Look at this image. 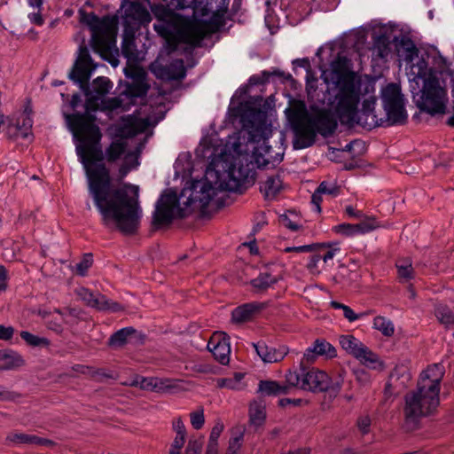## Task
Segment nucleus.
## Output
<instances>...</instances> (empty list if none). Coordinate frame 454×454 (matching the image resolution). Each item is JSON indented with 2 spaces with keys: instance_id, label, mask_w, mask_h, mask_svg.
I'll return each instance as SVG.
<instances>
[{
  "instance_id": "13",
  "label": "nucleus",
  "mask_w": 454,
  "mask_h": 454,
  "mask_svg": "<svg viewBox=\"0 0 454 454\" xmlns=\"http://www.w3.org/2000/svg\"><path fill=\"white\" fill-rule=\"evenodd\" d=\"M358 103L359 101L356 103L355 114L352 116V120L349 122L342 121L341 119L338 116L341 124L348 126H354V124H358L369 129L377 126L387 127V121H385V117L379 118L374 112L376 98L370 97L369 98L364 99L362 104V108L360 111L357 110Z\"/></svg>"
},
{
  "instance_id": "47",
  "label": "nucleus",
  "mask_w": 454,
  "mask_h": 454,
  "mask_svg": "<svg viewBox=\"0 0 454 454\" xmlns=\"http://www.w3.org/2000/svg\"><path fill=\"white\" fill-rule=\"evenodd\" d=\"M20 127L23 129L21 138H27L31 135L30 130L33 126V120L30 114H22L20 118Z\"/></svg>"
},
{
  "instance_id": "54",
  "label": "nucleus",
  "mask_w": 454,
  "mask_h": 454,
  "mask_svg": "<svg viewBox=\"0 0 454 454\" xmlns=\"http://www.w3.org/2000/svg\"><path fill=\"white\" fill-rule=\"evenodd\" d=\"M22 131L20 119H18L16 123H9L6 128V135L10 139L21 137Z\"/></svg>"
},
{
  "instance_id": "1",
  "label": "nucleus",
  "mask_w": 454,
  "mask_h": 454,
  "mask_svg": "<svg viewBox=\"0 0 454 454\" xmlns=\"http://www.w3.org/2000/svg\"><path fill=\"white\" fill-rule=\"evenodd\" d=\"M67 118L74 137L80 142L76 153L85 169L89 192L101 215L102 223L125 235L136 233L142 214L138 204L139 188L128 183L114 187L110 170L103 162L106 160L114 163L121 159L127 143L114 140L103 152L101 131L90 115L73 114Z\"/></svg>"
},
{
  "instance_id": "11",
  "label": "nucleus",
  "mask_w": 454,
  "mask_h": 454,
  "mask_svg": "<svg viewBox=\"0 0 454 454\" xmlns=\"http://www.w3.org/2000/svg\"><path fill=\"white\" fill-rule=\"evenodd\" d=\"M208 2V7H212L209 12L212 16L208 20H194L198 29L196 30L198 45L207 35L216 33L225 24L224 16L227 12L230 0H205Z\"/></svg>"
},
{
  "instance_id": "6",
  "label": "nucleus",
  "mask_w": 454,
  "mask_h": 454,
  "mask_svg": "<svg viewBox=\"0 0 454 454\" xmlns=\"http://www.w3.org/2000/svg\"><path fill=\"white\" fill-rule=\"evenodd\" d=\"M163 5H155L152 7V11L157 18V22L153 24L154 30L164 38L168 43L169 51L176 50L180 43L197 47V35L194 20L184 17L175 13Z\"/></svg>"
},
{
  "instance_id": "4",
  "label": "nucleus",
  "mask_w": 454,
  "mask_h": 454,
  "mask_svg": "<svg viewBox=\"0 0 454 454\" xmlns=\"http://www.w3.org/2000/svg\"><path fill=\"white\" fill-rule=\"evenodd\" d=\"M443 375L442 366L434 364L421 372L415 390L404 396L403 409L406 425L414 428L422 417L429 416L440 403V382Z\"/></svg>"
},
{
  "instance_id": "49",
  "label": "nucleus",
  "mask_w": 454,
  "mask_h": 454,
  "mask_svg": "<svg viewBox=\"0 0 454 454\" xmlns=\"http://www.w3.org/2000/svg\"><path fill=\"white\" fill-rule=\"evenodd\" d=\"M93 263V258L91 254H84L82 260L76 264V273L80 276H84L87 273L89 268L91 267Z\"/></svg>"
},
{
  "instance_id": "29",
  "label": "nucleus",
  "mask_w": 454,
  "mask_h": 454,
  "mask_svg": "<svg viewBox=\"0 0 454 454\" xmlns=\"http://www.w3.org/2000/svg\"><path fill=\"white\" fill-rule=\"evenodd\" d=\"M245 427L238 426L231 430V437L225 454H238L243 442Z\"/></svg>"
},
{
  "instance_id": "33",
  "label": "nucleus",
  "mask_w": 454,
  "mask_h": 454,
  "mask_svg": "<svg viewBox=\"0 0 454 454\" xmlns=\"http://www.w3.org/2000/svg\"><path fill=\"white\" fill-rule=\"evenodd\" d=\"M341 348L354 357L359 352L360 348L364 344L352 335H342L340 337Z\"/></svg>"
},
{
  "instance_id": "42",
  "label": "nucleus",
  "mask_w": 454,
  "mask_h": 454,
  "mask_svg": "<svg viewBox=\"0 0 454 454\" xmlns=\"http://www.w3.org/2000/svg\"><path fill=\"white\" fill-rule=\"evenodd\" d=\"M36 435L24 433H12L7 436V440L13 443L35 444Z\"/></svg>"
},
{
  "instance_id": "21",
  "label": "nucleus",
  "mask_w": 454,
  "mask_h": 454,
  "mask_svg": "<svg viewBox=\"0 0 454 454\" xmlns=\"http://www.w3.org/2000/svg\"><path fill=\"white\" fill-rule=\"evenodd\" d=\"M137 333V331L131 326L120 329L110 336L107 344L112 348H121L135 337Z\"/></svg>"
},
{
  "instance_id": "10",
  "label": "nucleus",
  "mask_w": 454,
  "mask_h": 454,
  "mask_svg": "<svg viewBox=\"0 0 454 454\" xmlns=\"http://www.w3.org/2000/svg\"><path fill=\"white\" fill-rule=\"evenodd\" d=\"M381 99L387 126L404 124L407 121V114L400 85L394 82L386 85L381 90Z\"/></svg>"
},
{
  "instance_id": "56",
  "label": "nucleus",
  "mask_w": 454,
  "mask_h": 454,
  "mask_svg": "<svg viewBox=\"0 0 454 454\" xmlns=\"http://www.w3.org/2000/svg\"><path fill=\"white\" fill-rule=\"evenodd\" d=\"M125 74L127 77H130L133 79V82L136 81H145V71L137 67H131L129 68L125 69Z\"/></svg>"
},
{
  "instance_id": "35",
  "label": "nucleus",
  "mask_w": 454,
  "mask_h": 454,
  "mask_svg": "<svg viewBox=\"0 0 454 454\" xmlns=\"http://www.w3.org/2000/svg\"><path fill=\"white\" fill-rule=\"evenodd\" d=\"M149 86L145 81H136L127 85L124 95L127 98H141L146 95Z\"/></svg>"
},
{
  "instance_id": "34",
  "label": "nucleus",
  "mask_w": 454,
  "mask_h": 454,
  "mask_svg": "<svg viewBox=\"0 0 454 454\" xmlns=\"http://www.w3.org/2000/svg\"><path fill=\"white\" fill-rule=\"evenodd\" d=\"M277 282V278L268 272H262L251 280V286L258 292L267 290Z\"/></svg>"
},
{
  "instance_id": "61",
  "label": "nucleus",
  "mask_w": 454,
  "mask_h": 454,
  "mask_svg": "<svg viewBox=\"0 0 454 454\" xmlns=\"http://www.w3.org/2000/svg\"><path fill=\"white\" fill-rule=\"evenodd\" d=\"M135 44L132 39L125 38L121 47L122 55L128 59L134 57Z\"/></svg>"
},
{
  "instance_id": "24",
  "label": "nucleus",
  "mask_w": 454,
  "mask_h": 454,
  "mask_svg": "<svg viewBox=\"0 0 454 454\" xmlns=\"http://www.w3.org/2000/svg\"><path fill=\"white\" fill-rule=\"evenodd\" d=\"M411 73L415 78L423 80V82L427 78L437 77L435 71L428 67V63L424 58L418 59L417 63L411 65Z\"/></svg>"
},
{
  "instance_id": "44",
  "label": "nucleus",
  "mask_w": 454,
  "mask_h": 454,
  "mask_svg": "<svg viewBox=\"0 0 454 454\" xmlns=\"http://www.w3.org/2000/svg\"><path fill=\"white\" fill-rule=\"evenodd\" d=\"M402 46L405 51L404 59L407 62H411L415 57H418L419 50L411 40H403Z\"/></svg>"
},
{
  "instance_id": "59",
  "label": "nucleus",
  "mask_w": 454,
  "mask_h": 454,
  "mask_svg": "<svg viewBox=\"0 0 454 454\" xmlns=\"http://www.w3.org/2000/svg\"><path fill=\"white\" fill-rule=\"evenodd\" d=\"M190 417H191V424L193 427V428L198 430L203 427V425L205 423L203 410L192 412L190 414Z\"/></svg>"
},
{
  "instance_id": "17",
  "label": "nucleus",
  "mask_w": 454,
  "mask_h": 454,
  "mask_svg": "<svg viewBox=\"0 0 454 454\" xmlns=\"http://www.w3.org/2000/svg\"><path fill=\"white\" fill-rule=\"evenodd\" d=\"M255 352L265 363H277L284 359L288 353V348L286 346L275 348L268 346L264 341L261 340L256 343H252Z\"/></svg>"
},
{
  "instance_id": "19",
  "label": "nucleus",
  "mask_w": 454,
  "mask_h": 454,
  "mask_svg": "<svg viewBox=\"0 0 454 454\" xmlns=\"http://www.w3.org/2000/svg\"><path fill=\"white\" fill-rule=\"evenodd\" d=\"M265 304L262 302H248L238 306L231 312V319L235 323H245L253 320L263 309Z\"/></svg>"
},
{
  "instance_id": "30",
  "label": "nucleus",
  "mask_w": 454,
  "mask_h": 454,
  "mask_svg": "<svg viewBox=\"0 0 454 454\" xmlns=\"http://www.w3.org/2000/svg\"><path fill=\"white\" fill-rule=\"evenodd\" d=\"M259 391L266 395H278L288 393V387L283 386L277 381L262 380L259 383Z\"/></svg>"
},
{
  "instance_id": "14",
  "label": "nucleus",
  "mask_w": 454,
  "mask_h": 454,
  "mask_svg": "<svg viewBox=\"0 0 454 454\" xmlns=\"http://www.w3.org/2000/svg\"><path fill=\"white\" fill-rule=\"evenodd\" d=\"M121 8L123 10L121 19L126 30L137 29L152 20L149 12L141 3L121 0Z\"/></svg>"
},
{
  "instance_id": "37",
  "label": "nucleus",
  "mask_w": 454,
  "mask_h": 454,
  "mask_svg": "<svg viewBox=\"0 0 454 454\" xmlns=\"http://www.w3.org/2000/svg\"><path fill=\"white\" fill-rule=\"evenodd\" d=\"M373 327L380 331L386 337H391L395 333V326L393 322L382 316H377L374 317Z\"/></svg>"
},
{
  "instance_id": "22",
  "label": "nucleus",
  "mask_w": 454,
  "mask_h": 454,
  "mask_svg": "<svg viewBox=\"0 0 454 454\" xmlns=\"http://www.w3.org/2000/svg\"><path fill=\"white\" fill-rule=\"evenodd\" d=\"M147 119H134L126 123L120 130L121 136L124 137H132L139 133L145 131L149 128Z\"/></svg>"
},
{
  "instance_id": "38",
  "label": "nucleus",
  "mask_w": 454,
  "mask_h": 454,
  "mask_svg": "<svg viewBox=\"0 0 454 454\" xmlns=\"http://www.w3.org/2000/svg\"><path fill=\"white\" fill-rule=\"evenodd\" d=\"M304 369V361H301L300 372H289L286 375V382L284 386L288 387V390L291 387H296L301 389V380Z\"/></svg>"
},
{
  "instance_id": "51",
  "label": "nucleus",
  "mask_w": 454,
  "mask_h": 454,
  "mask_svg": "<svg viewBox=\"0 0 454 454\" xmlns=\"http://www.w3.org/2000/svg\"><path fill=\"white\" fill-rule=\"evenodd\" d=\"M322 261L321 259V252L312 254L309 256V262L307 264V268L310 273L314 275H318L321 272V270L318 267V263Z\"/></svg>"
},
{
  "instance_id": "27",
  "label": "nucleus",
  "mask_w": 454,
  "mask_h": 454,
  "mask_svg": "<svg viewBox=\"0 0 454 454\" xmlns=\"http://www.w3.org/2000/svg\"><path fill=\"white\" fill-rule=\"evenodd\" d=\"M244 373L235 372L232 377L230 378H219L216 380V386L219 388H227L231 390H240L244 388L245 384L242 380Z\"/></svg>"
},
{
  "instance_id": "18",
  "label": "nucleus",
  "mask_w": 454,
  "mask_h": 454,
  "mask_svg": "<svg viewBox=\"0 0 454 454\" xmlns=\"http://www.w3.org/2000/svg\"><path fill=\"white\" fill-rule=\"evenodd\" d=\"M318 356L333 358L337 356V351L335 348L325 339H317L313 346L306 349L303 360L307 363H313Z\"/></svg>"
},
{
  "instance_id": "32",
  "label": "nucleus",
  "mask_w": 454,
  "mask_h": 454,
  "mask_svg": "<svg viewBox=\"0 0 454 454\" xmlns=\"http://www.w3.org/2000/svg\"><path fill=\"white\" fill-rule=\"evenodd\" d=\"M434 316L440 324L449 327L454 324V312L444 304H437L434 307Z\"/></svg>"
},
{
  "instance_id": "43",
  "label": "nucleus",
  "mask_w": 454,
  "mask_h": 454,
  "mask_svg": "<svg viewBox=\"0 0 454 454\" xmlns=\"http://www.w3.org/2000/svg\"><path fill=\"white\" fill-rule=\"evenodd\" d=\"M317 189L322 195L327 194L333 197L339 195L340 191V186L336 183H328L327 181L321 182Z\"/></svg>"
},
{
  "instance_id": "39",
  "label": "nucleus",
  "mask_w": 454,
  "mask_h": 454,
  "mask_svg": "<svg viewBox=\"0 0 454 454\" xmlns=\"http://www.w3.org/2000/svg\"><path fill=\"white\" fill-rule=\"evenodd\" d=\"M21 339L31 347L49 346L50 340L47 338L36 336L27 331L20 332Z\"/></svg>"
},
{
  "instance_id": "55",
  "label": "nucleus",
  "mask_w": 454,
  "mask_h": 454,
  "mask_svg": "<svg viewBox=\"0 0 454 454\" xmlns=\"http://www.w3.org/2000/svg\"><path fill=\"white\" fill-rule=\"evenodd\" d=\"M104 106L106 109L114 111L117 109L124 110L123 99L121 97L110 98L104 101Z\"/></svg>"
},
{
  "instance_id": "31",
  "label": "nucleus",
  "mask_w": 454,
  "mask_h": 454,
  "mask_svg": "<svg viewBox=\"0 0 454 454\" xmlns=\"http://www.w3.org/2000/svg\"><path fill=\"white\" fill-rule=\"evenodd\" d=\"M76 294L88 306L99 309L104 295L100 294H95L85 287L77 289Z\"/></svg>"
},
{
  "instance_id": "57",
  "label": "nucleus",
  "mask_w": 454,
  "mask_h": 454,
  "mask_svg": "<svg viewBox=\"0 0 454 454\" xmlns=\"http://www.w3.org/2000/svg\"><path fill=\"white\" fill-rule=\"evenodd\" d=\"M122 309H123V308L120 303H118L116 301H113L111 300H108L104 295L103 301L100 304L99 310H110L112 312H118Z\"/></svg>"
},
{
  "instance_id": "52",
  "label": "nucleus",
  "mask_w": 454,
  "mask_h": 454,
  "mask_svg": "<svg viewBox=\"0 0 454 454\" xmlns=\"http://www.w3.org/2000/svg\"><path fill=\"white\" fill-rule=\"evenodd\" d=\"M154 382V390L158 392L166 391L176 387L174 381L168 378H155Z\"/></svg>"
},
{
  "instance_id": "58",
  "label": "nucleus",
  "mask_w": 454,
  "mask_h": 454,
  "mask_svg": "<svg viewBox=\"0 0 454 454\" xmlns=\"http://www.w3.org/2000/svg\"><path fill=\"white\" fill-rule=\"evenodd\" d=\"M186 435L176 434L173 442L169 448V454H181V450L185 442Z\"/></svg>"
},
{
  "instance_id": "16",
  "label": "nucleus",
  "mask_w": 454,
  "mask_h": 454,
  "mask_svg": "<svg viewBox=\"0 0 454 454\" xmlns=\"http://www.w3.org/2000/svg\"><path fill=\"white\" fill-rule=\"evenodd\" d=\"M155 75L166 81H181L186 75L183 59H174L169 64L157 66L153 68Z\"/></svg>"
},
{
  "instance_id": "12",
  "label": "nucleus",
  "mask_w": 454,
  "mask_h": 454,
  "mask_svg": "<svg viewBox=\"0 0 454 454\" xmlns=\"http://www.w3.org/2000/svg\"><path fill=\"white\" fill-rule=\"evenodd\" d=\"M342 380L335 381L323 371L303 369L301 389L313 392H327L330 396H336L341 389Z\"/></svg>"
},
{
  "instance_id": "23",
  "label": "nucleus",
  "mask_w": 454,
  "mask_h": 454,
  "mask_svg": "<svg viewBox=\"0 0 454 454\" xmlns=\"http://www.w3.org/2000/svg\"><path fill=\"white\" fill-rule=\"evenodd\" d=\"M0 370H12L24 365L23 357L13 350H2Z\"/></svg>"
},
{
  "instance_id": "36",
  "label": "nucleus",
  "mask_w": 454,
  "mask_h": 454,
  "mask_svg": "<svg viewBox=\"0 0 454 454\" xmlns=\"http://www.w3.org/2000/svg\"><path fill=\"white\" fill-rule=\"evenodd\" d=\"M265 407L257 402H254L249 407V420L251 424L259 427L265 420Z\"/></svg>"
},
{
  "instance_id": "2",
  "label": "nucleus",
  "mask_w": 454,
  "mask_h": 454,
  "mask_svg": "<svg viewBox=\"0 0 454 454\" xmlns=\"http://www.w3.org/2000/svg\"><path fill=\"white\" fill-rule=\"evenodd\" d=\"M214 174L216 180L215 186L207 180L195 181L192 187L184 188L180 197H184L190 192L187 200L184 202V207H180L177 194L174 191H166L157 201L153 213V224H169L175 218H184L190 214L188 208L192 204L198 202L201 209H205L215 195V190H225L237 192L243 186L254 184L255 172L249 164H239L236 162L228 166L223 173L219 170L207 172V175Z\"/></svg>"
},
{
  "instance_id": "25",
  "label": "nucleus",
  "mask_w": 454,
  "mask_h": 454,
  "mask_svg": "<svg viewBox=\"0 0 454 454\" xmlns=\"http://www.w3.org/2000/svg\"><path fill=\"white\" fill-rule=\"evenodd\" d=\"M281 188V179L278 176H269L260 189L267 200H273L280 192Z\"/></svg>"
},
{
  "instance_id": "46",
  "label": "nucleus",
  "mask_w": 454,
  "mask_h": 454,
  "mask_svg": "<svg viewBox=\"0 0 454 454\" xmlns=\"http://www.w3.org/2000/svg\"><path fill=\"white\" fill-rule=\"evenodd\" d=\"M43 0H27L28 4L34 8H37L38 12L29 14V20L33 24L42 26L43 24V19L40 13V9Z\"/></svg>"
},
{
  "instance_id": "8",
  "label": "nucleus",
  "mask_w": 454,
  "mask_h": 454,
  "mask_svg": "<svg viewBox=\"0 0 454 454\" xmlns=\"http://www.w3.org/2000/svg\"><path fill=\"white\" fill-rule=\"evenodd\" d=\"M81 22L91 31V43L95 51L101 54L110 51L115 43L118 19L116 16H105L99 19L93 12L80 11Z\"/></svg>"
},
{
  "instance_id": "53",
  "label": "nucleus",
  "mask_w": 454,
  "mask_h": 454,
  "mask_svg": "<svg viewBox=\"0 0 454 454\" xmlns=\"http://www.w3.org/2000/svg\"><path fill=\"white\" fill-rule=\"evenodd\" d=\"M203 446V440L191 439L188 442L184 454H200Z\"/></svg>"
},
{
  "instance_id": "7",
  "label": "nucleus",
  "mask_w": 454,
  "mask_h": 454,
  "mask_svg": "<svg viewBox=\"0 0 454 454\" xmlns=\"http://www.w3.org/2000/svg\"><path fill=\"white\" fill-rule=\"evenodd\" d=\"M96 68L97 64L91 59L87 46L80 45L79 54L69 74V78L80 85L86 96L95 93L97 96L102 97L107 94L113 87L108 78L99 76L93 80L91 89L90 88L89 81Z\"/></svg>"
},
{
  "instance_id": "28",
  "label": "nucleus",
  "mask_w": 454,
  "mask_h": 454,
  "mask_svg": "<svg viewBox=\"0 0 454 454\" xmlns=\"http://www.w3.org/2000/svg\"><path fill=\"white\" fill-rule=\"evenodd\" d=\"M360 363L367 367L375 369L380 364L379 356L364 345L355 356Z\"/></svg>"
},
{
  "instance_id": "41",
  "label": "nucleus",
  "mask_w": 454,
  "mask_h": 454,
  "mask_svg": "<svg viewBox=\"0 0 454 454\" xmlns=\"http://www.w3.org/2000/svg\"><path fill=\"white\" fill-rule=\"evenodd\" d=\"M291 216L297 218V215L294 212L289 211L288 214L281 215L278 217V223L281 226L292 231H296L300 229L301 225L298 221L292 219Z\"/></svg>"
},
{
  "instance_id": "48",
  "label": "nucleus",
  "mask_w": 454,
  "mask_h": 454,
  "mask_svg": "<svg viewBox=\"0 0 454 454\" xmlns=\"http://www.w3.org/2000/svg\"><path fill=\"white\" fill-rule=\"evenodd\" d=\"M254 109L251 107L248 102H241L239 106L231 108V112L234 117H240L242 121H245L247 112H253Z\"/></svg>"
},
{
  "instance_id": "62",
  "label": "nucleus",
  "mask_w": 454,
  "mask_h": 454,
  "mask_svg": "<svg viewBox=\"0 0 454 454\" xmlns=\"http://www.w3.org/2000/svg\"><path fill=\"white\" fill-rule=\"evenodd\" d=\"M14 328L12 326H5L4 325H0V340H11L14 334Z\"/></svg>"
},
{
  "instance_id": "40",
  "label": "nucleus",
  "mask_w": 454,
  "mask_h": 454,
  "mask_svg": "<svg viewBox=\"0 0 454 454\" xmlns=\"http://www.w3.org/2000/svg\"><path fill=\"white\" fill-rule=\"evenodd\" d=\"M315 245V249L318 248L321 252V259L324 264L332 260L335 253L340 250L338 247H333L330 243H316Z\"/></svg>"
},
{
  "instance_id": "26",
  "label": "nucleus",
  "mask_w": 454,
  "mask_h": 454,
  "mask_svg": "<svg viewBox=\"0 0 454 454\" xmlns=\"http://www.w3.org/2000/svg\"><path fill=\"white\" fill-rule=\"evenodd\" d=\"M395 267L400 282H408L414 278L415 273L410 258L398 259Z\"/></svg>"
},
{
  "instance_id": "5",
  "label": "nucleus",
  "mask_w": 454,
  "mask_h": 454,
  "mask_svg": "<svg viewBox=\"0 0 454 454\" xmlns=\"http://www.w3.org/2000/svg\"><path fill=\"white\" fill-rule=\"evenodd\" d=\"M348 59L338 55L331 62L329 71H324L323 76L326 82H332L338 89L336 95L337 115L342 121L349 122L355 114L356 103L360 100L359 90L356 87L355 74L348 70Z\"/></svg>"
},
{
  "instance_id": "60",
  "label": "nucleus",
  "mask_w": 454,
  "mask_h": 454,
  "mask_svg": "<svg viewBox=\"0 0 454 454\" xmlns=\"http://www.w3.org/2000/svg\"><path fill=\"white\" fill-rule=\"evenodd\" d=\"M371 418L368 415L361 416L357 419L356 426L362 434H366L370 431Z\"/></svg>"
},
{
  "instance_id": "50",
  "label": "nucleus",
  "mask_w": 454,
  "mask_h": 454,
  "mask_svg": "<svg viewBox=\"0 0 454 454\" xmlns=\"http://www.w3.org/2000/svg\"><path fill=\"white\" fill-rule=\"evenodd\" d=\"M333 230L336 233L342 234L344 236H353L358 234L356 230V224L352 223H341L334 226Z\"/></svg>"
},
{
  "instance_id": "15",
  "label": "nucleus",
  "mask_w": 454,
  "mask_h": 454,
  "mask_svg": "<svg viewBox=\"0 0 454 454\" xmlns=\"http://www.w3.org/2000/svg\"><path fill=\"white\" fill-rule=\"evenodd\" d=\"M207 348L219 363L222 364L229 363L231 347L229 337L224 333H214L208 340Z\"/></svg>"
},
{
  "instance_id": "3",
  "label": "nucleus",
  "mask_w": 454,
  "mask_h": 454,
  "mask_svg": "<svg viewBox=\"0 0 454 454\" xmlns=\"http://www.w3.org/2000/svg\"><path fill=\"white\" fill-rule=\"evenodd\" d=\"M294 133V148L304 149L313 145L317 134L332 136L338 126L335 114L329 109L311 107L309 112L303 101H294L286 110Z\"/></svg>"
},
{
  "instance_id": "63",
  "label": "nucleus",
  "mask_w": 454,
  "mask_h": 454,
  "mask_svg": "<svg viewBox=\"0 0 454 454\" xmlns=\"http://www.w3.org/2000/svg\"><path fill=\"white\" fill-rule=\"evenodd\" d=\"M155 378H141L140 381H136L133 385H138L140 388L145 390H154Z\"/></svg>"
},
{
  "instance_id": "64",
  "label": "nucleus",
  "mask_w": 454,
  "mask_h": 454,
  "mask_svg": "<svg viewBox=\"0 0 454 454\" xmlns=\"http://www.w3.org/2000/svg\"><path fill=\"white\" fill-rule=\"evenodd\" d=\"M223 428L224 426L222 422H216L211 430L208 441L218 442V438L220 437L222 432L223 431Z\"/></svg>"
},
{
  "instance_id": "20",
  "label": "nucleus",
  "mask_w": 454,
  "mask_h": 454,
  "mask_svg": "<svg viewBox=\"0 0 454 454\" xmlns=\"http://www.w3.org/2000/svg\"><path fill=\"white\" fill-rule=\"evenodd\" d=\"M283 157V153H274L271 146L266 141H263L254 153V158L258 168H265L270 164L275 166L276 163L282 161Z\"/></svg>"
},
{
  "instance_id": "45",
  "label": "nucleus",
  "mask_w": 454,
  "mask_h": 454,
  "mask_svg": "<svg viewBox=\"0 0 454 454\" xmlns=\"http://www.w3.org/2000/svg\"><path fill=\"white\" fill-rule=\"evenodd\" d=\"M378 227H379V224H378L376 219L373 217H367L364 220H363L361 223H356V230H357L358 234L367 233L371 231L375 230Z\"/></svg>"
},
{
  "instance_id": "9",
  "label": "nucleus",
  "mask_w": 454,
  "mask_h": 454,
  "mask_svg": "<svg viewBox=\"0 0 454 454\" xmlns=\"http://www.w3.org/2000/svg\"><path fill=\"white\" fill-rule=\"evenodd\" d=\"M421 95L417 99V106L431 115L442 114L446 110L447 91L441 86L438 77L427 78L423 82Z\"/></svg>"
}]
</instances>
